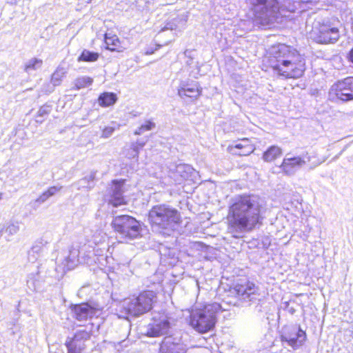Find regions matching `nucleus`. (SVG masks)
Returning a JSON list of instances; mask_svg holds the SVG:
<instances>
[{
  "instance_id": "f257e3e1",
  "label": "nucleus",
  "mask_w": 353,
  "mask_h": 353,
  "mask_svg": "<svg viewBox=\"0 0 353 353\" xmlns=\"http://www.w3.org/2000/svg\"><path fill=\"white\" fill-rule=\"evenodd\" d=\"M264 71L272 70L285 79H299L305 74V59L296 48L283 43L270 46L265 50L261 60Z\"/></svg>"
},
{
  "instance_id": "f03ea898",
  "label": "nucleus",
  "mask_w": 353,
  "mask_h": 353,
  "mask_svg": "<svg viewBox=\"0 0 353 353\" xmlns=\"http://www.w3.org/2000/svg\"><path fill=\"white\" fill-rule=\"evenodd\" d=\"M261 205L252 194L238 195L229 206L226 216L230 232H251L263 224Z\"/></svg>"
},
{
  "instance_id": "7ed1b4c3",
  "label": "nucleus",
  "mask_w": 353,
  "mask_h": 353,
  "mask_svg": "<svg viewBox=\"0 0 353 353\" xmlns=\"http://www.w3.org/2000/svg\"><path fill=\"white\" fill-rule=\"evenodd\" d=\"M148 223L163 236H170L181 225L183 219L180 212L166 204H157L148 213Z\"/></svg>"
},
{
  "instance_id": "20e7f679",
  "label": "nucleus",
  "mask_w": 353,
  "mask_h": 353,
  "mask_svg": "<svg viewBox=\"0 0 353 353\" xmlns=\"http://www.w3.org/2000/svg\"><path fill=\"white\" fill-rule=\"evenodd\" d=\"M157 294L152 290H143L137 294L125 299L121 312L129 316H139L150 312L157 302Z\"/></svg>"
},
{
  "instance_id": "39448f33",
  "label": "nucleus",
  "mask_w": 353,
  "mask_h": 353,
  "mask_svg": "<svg viewBox=\"0 0 353 353\" xmlns=\"http://www.w3.org/2000/svg\"><path fill=\"white\" fill-rule=\"evenodd\" d=\"M216 310L212 304H204L190 311L188 323L195 331L205 334L212 330L216 323Z\"/></svg>"
},
{
  "instance_id": "423d86ee",
  "label": "nucleus",
  "mask_w": 353,
  "mask_h": 353,
  "mask_svg": "<svg viewBox=\"0 0 353 353\" xmlns=\"http://www.w3.org/2000/svg\"><path fill=\"white\" fill-rule=\"evenodd\" d=\"M111 227L115 233L125 240H134L141 236V223L131 215L120 214L114 216L111 221Z\"/></svg>"
},
{
  "instance_id": "0eeeda50",
  "label": "nucleus",
  "mask_w": 353,
  "mask_h": 353,
  "mask_svg": "<svg viewBox=\"0 0 353 353\" xmlns=\"http://www.w3.org/2000/svg\"><path fill=\"white\" fill-rule=\"evenodd\" d=\"M328 94L332 101L341 102L353 101V76L336 81L330 87Z\"/></svg>"
},
{
  "instance_id": "6e6552de",
  "label": "nucleus",
  "mask_w": 353,
  "mask_h": 353,
  "mask_svg": "<svg viewBox=\"0 0 353 353\" xmlns=\"http://www.w3.org/2000/svg\"><path fill=\"white\" fill-rule=\"evenodd\" d=\"M314 40L319 43H332L339 38V30L329 22L319 23L311 32Z\"/></svg>"
},
{
  "instance_id": "1a4fd4ad",
  "label": "nucleus",
  "mask_w": 353,
  "mask_h": 353,
  "mask_svg": "<svg viewBox=\"0 0 353 353\" xmlns=\"http://www.w3.org/2000/svg\"><path fill=\"white\" fill-rule=\"evenodd\" d=\"M280 338L282 342L287 343L289 346L296 350L306 341L307 334L300 325H294L285 327Z\"/></svg>"
},
{
  "instance_id": "9d476101",
  "label": "nucleus",
  "mask_w": 353,
  "mask_h": 353,
  "mask_svg": "<svg viewBox=\"0 0 353 353\" xmlns=\"http://www.w3.org/2000/svg\"><path fill=\"white\" fill-rule=\"evenodd\" d=\"M92 334L91 330H82L75 332L72 337H68L65 342L67 353H81L85 345H80V342L90 339Z\"/></svg>"
},
{
  "instance_id": "9b49d317",
  "label": "nucleus",
  "mask_w": 353,
  "mask_h": 353,
  "mask_svg": "<svg viewBox=\"0 0 353 353\" xmlns=\"http://www.w3.org/2000/svg\"><path fill=\"white\" fill-rule=\"evenodd\" d=\"M126 180L124 179H113L111 181V185H112V191L110 194L108 199V204L114 208H117L121 205H125L128 201L123 194V187L125 183Z\"/></svg>"
},
{
  "instance_id": "f8f14e48",
  "label": "nucleus",
  "mask_w": 353,
  "mask_h": 353,
  "mask_svg": "<svg viewBox=\"0 0 353 353\" xmlns=\"http://www.w3.org/2000/svg\"><path fill=\"white\" fill-rule=\"evenodd\" d=\"M73 316L78 321H84L92 318L99 310L97 304L91 305L88 302H82L70 305Z\"/></svg>"
},
{
  "instance_id": "ddd939ff",
  "label": "nucleus",
  "mask_w": 353,
  "mask_h": 353,
  "mask_svg": "<svg viewBox=\"0 0 353 353\" xmlns=\"http://www.w3.org/2000/svg\"><path fill=\"white\" fill-rule=\"evenodd\" d=\"M254 150V144L248 138L238 139L227 148V150L230 154L240 157L248 156L252 154Z\"/></svg>"
},
{
  "instance_id": "4468645a",
  "label": "nucleus",
  "mask_w": 353,
  "mask_h": 353,
  "mask_svg": "<svg viewBox=\"0 0 353 353\" xmlns=\"http://www.w3.org/2000/svg\"><path fill=\"white\" fill-rule=\"evenodd\" d=\"M203 89L196 81L183 83L178 89V95L183 99H190L191 101L197 99L202 94Z\"/></svg>"
},
{
  "instance_id": "2eb2a0df",
  "label": "nucleus",
  "mask_w": 353,
  "mask_h": 353,
  "mask_svg": "<svg viewBox=\"0 0 353 353\" xmlns=\"http://www.w3.org/2000/svg\"><path fill=\"white\" fill-rule=\"evenodd\" d=\"M305 164V161L300 156L284 158L280 165L281 171L287 175L294 173L295 170Z\"/></svg>"
},
{
  "instance_id": "dca6fc26",
  "label": "nucleus",
  "mask_w": 353,
  "mask_h": 353,
  "mask_svg": "<svg viewBox=\"0 0 353 353\" xmlns=\"http://www.w3.org/2000/svg\"><path fill=\"white\" fill-rule=\"evenodd\" d=\"M169 327L168 320H159L149 325L146 335L150 337H158L165 333Z\"/></svg>"
},
{
  "instance_id": "f3484780",
  "label": "nucleus",
  "mask_w": 353,
  "mask_h": 353,
  "mask_svg": "<svg viewBox=\"0 0 353 353\" xmlns=\"http://www.w3.org/2000/svg\"><path fill=\"white\" fill-rule=\"evenodd\" d=\"M104 42L105 43V49L110 52H122L125 48L122 46L121 41L117 35L108 34H104Z\"/></svg>"
},
{
  "instance_id": "a211bd4d",
  "label": "nucleus",
  "mask_w": 353,
  "mask_h": 353,
  "mask_svg": "<svg viewBox=\"0 0 353 353\" xmlns=\"http://www.w3.org/2000/svg\"><path fill=\"white\" fill-rule=\"evenodd\" d=\"M283 154L282 149L278 145L270 146L262 155L264 161L271 163L281 157Z\"/></svg>"
},
{
  "instance_id": "6ab92c4d",
  "label": "nucleus",
  "mask_w": 353,
  "mask_h": 353,
  "mask_svg": "<svg viewBox=\"0 0 353 353\" xmlns=\"http://www.w3.org/2000/svg\"><path fill=\"white\" fill-rule=\"evenodd\" d=\"M118 100L117 95L114 92H103L98 97V104L102 108L114 105Z\"/></svg>"
},
{
  "instance_id": "aec40b11",
  "label": "nucleus",
  "mask_w": 353,
  "mask_h": 353,
  "mask_svg": "<svg viewBox=\"0 0 353 353\" xmlns=\"http://www.w3.org/2000/svg\"><path fill=\"white\" fill-rule=\"evenodd\" d=\"M237 293L241 295L250 296L258 293L259 288L250 281H247L244 284L237 285Z\"/></svg>"
},
{
  "instance_id": "412c9836",
  "label": "nucleus",
  "mask_w": 353,
  "mask_h": 353,
  "mask_svg": "<svg viewBox=\"0 0 353 353\" xmlns=\"http://www.w3.org/2000/svg\"><path fill=\"white\" fill-rule=\"evenodd\" d=\"M100 54L97 52H92L86 49L82 50L77 58L79 62H96L99 60Z\"/></svg>"
},
{
  "instance_id": "4be33fe9",
  "label": "nucleus",
  "mask_w": 353,
  "mask_h": 353,
  "mask_svg": "<svg viewBox=\"0 0 353 353\" xmlns=\"http://www.w3.org/2000/svg\"><path fill=\"white\" fill-rule=\"evenodd\" d=\"M93 79L90 77H81L74 80V85L75 90H80L90 85Z\"/></svg>"
},
{
  "instance_id": "5701e85b",
  "label": "nucleus",
  "mask_w": 353,
  "mask_h": 353,
  "mask_svg": "<svg viewBox=\"0 0 353 353\" xmlns=\"http://www.w3.org/2000/svg\"><path fill=\"white\" fill-rule=\"evenodd\" d=\"M65 71L63 69L57 68L50 77V82L53 86H59L65 76Z\"/></svg>"
},
{
  "instance_id": "b1692460",
  "label": "nucleus",
  "mask_w": 353,
  "mask_h": 353,
  "mask_svg": "<svg viewBox=\"0 0 353 353\" xmlns=\"http://www.w3.org/2000/svg\"><path fill=\"white\" fill-rule=\"evenodd\" d=\"M42 64L43 61L41 59L33 58L25 65L24 69L26 72L35 70L40 68L42 65Z\"/></svg>"
},
{
  "instance_id": "393cba45",
  "label": "nucleus",
  "mask_w": 353,
  "mask_h": 353,
  "mask_svg": "<svg viewBox=\"0 0 353 353\" xmlns=\"http://www.w3.org/2000/svg\"><path fill=\"white\" fill-rule=\"evenodd\" d=\"M59 189L55 186L50 187L47 190L43 192L37 199L38 202H44L51 196L54 195Z\"/></svg>"
},
{
  "instance_id": "a878e982",
  "label": "nucleus",
  "mask_w": 353,
  "mask_h": 353,
  "mask_svg": "<svg viewBox=\"0 0 353 353\" xmlns=\"http://www.w3.org/2000/svg\"><path fill=\"white\" fill-rule=\"evenodd\" d=\"M155 126L154 123L151 120L145 121V122L141 125L137 130L135 132L136 134H140L145 131H149L153 129Z\"/></svg>"
},
{
  "instance_id": "bb28decb",
  "label": "nucleus",
  "mask_w": 353,
  "mask_h": 353,
  "mask_svg": "<svg viewBox=\"0 0 353 353\" xmlns=\"http://www.w3.org/2000/svg\"><path fill=\"white\" fill-rule=\"evenodd\" d=\"M50 112V107L49 105L41 106L37 111V117H43L48 115Z\"/></svg>"
},
{
  "instance_id": "cd10ccee",
  "label": "nucleus",
  "mask_w": 353,
  "mask_h": 353,
  "mask_svg": "<svg viewBox=\"0 0 353 353\" xmlns=\"http://www.w3.org/2000/svg\"><path fill=\"white\" fill-rule=\"evenodd\" d=\"M114 131V128L112 127H105L103 129L102 136L103 137H108Z\"/></svg>"
},
{
  "instance_id": "c85d7f7f",
  "label": "nucleus",
  "mask_w": 353,
  "mask_h": 353,
  "mask_svg": "<svg viewBox=\"0 0 353 353\" xmlns=\"http://www.w3.org/2000/svg\"><path fill=\"white\" fill-rule=\"evenodd\" d=\"M274 4H278L279 2L277 0H272ZM268 2V0H256L255 3H254V6H265L267 4V3Z\"/></svg>"
},
{
  "instance_id": "c756f323",
  "label": "nucleus",
  "mask_w": 353,
  "mask_h": 353,
  "mask_svg": "<svg viewBox=\"0 0 353 353\" xmlns=\"http://www.w3.org/2000/svg\"><path fill=\"white\" fill-rule=\"evenodd\" d=\"M271 8L272 9V10L274 12H276V13H279V7H275L274 4L271 6Z\"/></svg>"
},
{
  "instance_id": "7c9ffc66",
  "label": "nucleus",
  "mask_w": 353,
  "mask_h": 353,
  "mask_svg": "<svg viewBox=\"0 0 353 353\" xmlns=\"http://www.w3.org/2000/svg\"><path fill=\"white\" fill-rule=\"evenodd\" d=\"M350 28H351L352 32L353 33V17L350 19Z\"/></svg>"
},
{
  "instance_id": "2f4dec72",
  "label": "nucleus",
  "mask_w": 353,
  "mask_h": 353,
  "mask_svg": "<svg viewBox=\"0 0 353 353\" xmlns=\"http://www.w3.org/2000/svg\"><path fill=\"white\" fill-rule=\"evenodd\" d=\"M2 198V193H0V199Z\"/></svg>"
},
{
  "instance_id": "473e14b6",
  "label": "nucleus",
  "mask_w": 353,
  "mask_h": 353,
  "mask_svg": "<svg viewBox=\"0 0 353 353\" xmlns=\"http://www.w3.org/2000/svg\"><path fill=\"white\" fill-rule=\"evenodd\" d=\"M92 0H89V1H91Z\"/></svg>"
}]
</instances>
